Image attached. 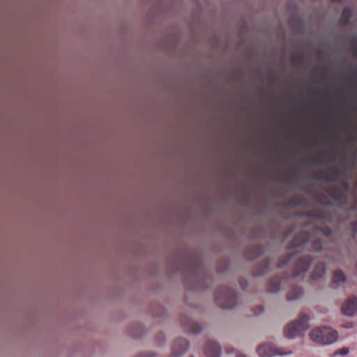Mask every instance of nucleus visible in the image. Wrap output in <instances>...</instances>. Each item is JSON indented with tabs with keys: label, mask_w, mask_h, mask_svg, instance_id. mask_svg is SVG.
<instances>
[{
	"label": "nucleus",
	"mask_w": 357,
	"mask_h": 357,
	"mask_svg": "<svg viewBox=\"0 0 357 357\" xmlns=\"http://www.w3.org/2000/svg\"><path fill=\"white\" fill-rule=\"evenodd\" d=\"M310 340L319 345H330L338 340L336 330L329 326H319L313 328L309 334Z\"/></svg>",
	"instance_id": "1"
},
{
	"label": "nucleus",
	"mask_w": 357,
	"mask_h": 357,
	"mask_svg": "<svg viewBox=\"0 0 357 357\" xmlns=\"http://www.w3.org/2000/svg\"><path fill=\"white\" fill-rule=\"evenodd\" d=\"M322 248L323 245L320 239L312 240L305 232L301 233L291 243V248L295 250L296 252L305 249L317 251L322 249Z\"/></svg>",
	"instance_id": "2"
},
{
	"label": "nucleus",
	"mask_w": 357,
	"mask_h": 357,
	"mask_svg": "<svg viewBox=\"0 0 357 357\" xmlns=\"http://www.w3.org/2000/svg\"><path fill=\"white\" fill-rule=\"evenodd\" d=\"M309 317L302 314L296 320L287 324L284 329V336L288 339H294L305 331L309 326Z\"/></svg>",
	"instance_id": "3"
},
{
	"label": "nucleus",
	"mask_w": 357,
	"mask_h": 357,
	"mask_svg": "<svg viewBox=\"0 0 357 357\" xmlns=\"http://www.w3.org/2000/svg\"><path fill=\"white\" fill-rule=\"evenodd\" d=\"M216 300L220 307L229 309L236 304V294L231 288L221 287L217 291Z\"/></svg>",
	"instance_id": "4"
},
{
	"label": "nucleus",
	"mask_w": 357,
	"mask_h": 357,
	"mask_svg": "<svg viewBox=\"0 0 357 357\" xmlns=\"http://www.w3.org/2000/svg\"><path fill=\"white\" fill-rule=\"evenodd\" d=\"M257 354L259 357H272L273 356H285L291 355V351L287 352H282L280 349L275 347V346L271 342H264L260 344L257 349Z\"/></svg>",
	"instance_id": "5"
},
{
	"label": "nucleus",
	"mask_w": 357,
	"mask_h": 357,
	"mask_svg": "<svg viewBox=\"0 0 357 357\" xmlns=\"http://www.w3.org/2000/svg\"><path fill=\"white\" fill-rule=\"evenodd\" d=\"M189 348V342L184 338H177L174 340L170 357H181Z\"/></svg>",
	"instance_id": "6"
},
{
	"label": "nucleus",
	"mask_w": 357,
	"mask_h": 357,
	"mask_svg": "<svg viewBox=\"0 0 357 357\" xmlns=\"http://www.w3.org/2000/svg\"><path fill=\"white\" fill-rule=\"evenodd\" d=\"M343 314L347 317H353L357 314V297L349 296L342 306Z\"/></svg>",
	"instance_id": "7"
},
{
	"label": "nucleus",
	"mask_w": 357,
	"mask_h": 357,
	"mask_svg": "<svg viewBox=\"0 0 357 357\" xmlns=\"http://www.w3.org/2000/svg\"><path fill=\"white\" fill-rule=\"evenodd\" d=\"M311 262L312 257L308 255L301 257L296 264L294 276H298L300 274L307 272Z\"/></svg>",
	"instance_id": "8"
},
{
	"label": "nucleus",
	"mask_w": 357,
	"mask_h": 357,
	"mask_svg": "<svg viewBox=\"0 0 357 357\" xmlns=\"http://www.w3.org/2000/svg\"><path fill=\"white\" fill-rule=\"evenodd\" d=\"M204 352L207 357H220L221 355V348L217 342L208 340L206 342Z\"/></svg>",
	"instance_id": "9"
},
{
	"label": "nucleus",
	"mask_w": 357,
	"mask_h": 357,
	"mask_svg": "<svg viewBox=\"0 0 357 357\" xmlns=\"http://www.w3.org/2000/svg\"><path fill=\"white\" fill-rule=\"evenodd\" d=\"M180 322L185 328L192 334H197L201 332L202 326L186 315H183L180 318Z\"/></svg>",
	"instance_id": "10"
},
{
	"label": "nucleus",
	"mask_w": 357,
	"mask_h": 357,
	"mask_svg": "<svg viewBox=\"0 0 357 357\" xmlns=\"http://www.w3.org/2000/svg\"><path fill=\"white\" fill-rule=\"evenodd\" d=\"M287 278V275L276 276L272 278L268 287V290L270 293H278L280 291L281 285L284 281Z\"/></svg>",
	"instance_id": "11"
},
{
	"label": "nucleus",
	"mask_w": 357,
	"mask_h": 357,
	"mask_svg": "<svg viewBox=\"0 0 357 357\" xmlns=\"http://www.w3.org/2000/svg\"><path fill=\"white\" fill-rule=\"evenodd\" d=\"M303 294V290L301 287L295 285L292 286L287 296V300L289 302L298 300Z\"/></svg>",
	"instance_id": "12"
},
{
	"label": "nucleus",
	"mask_w": 357,
	"mask_h": 357,
	"mask_svg": "<svg viewBox=\"0 0 357 357\" xmlns=\"http://www.w3.org/2000/svg\"><path fill=\"white\" fill-rule=\"evenodd\" d=\"M346 280L347 277L342 271H335L333 276V287L335 289L340 287Z\"/></svg>",
	"instance_id": "13"
},
{
	"label": "nucleus",
	"mask_w": 357,
	"mask_h": 357,
	"mask_svg": "<svg viewBox=\"0 0 357 357\" xmlns=\"http://www.w3.org/2000/svg\"><path fill=\"white\" fill-rule=\"evenodd\" d=\"M326 272L325 265L323 263H319L314 267L312 273V278L313 280H318L321 278Z\"/></svg>",
	"instance_id": "14"
},
{
	"label": "nucleus",
	"mask_w": 357,
	"mask_h": 357,
	"mask_svg": "<svg viewBox=\"0 0 357 357\" xmlns=\"http://www.w3.org/2000/svg\"><path fill=\"white\" fill-rule=\"evenodd\" d=\"M352 14V11L350 8L346 7L344 8L342 11V17L345 20L346 22H349L351 16Z\"/></svg>",
	"instance_id": "15"
},
{
	"label": "nucleus",
	"mask_w": 357,
	"mask_h": 357,
	"mask_svg": "<svg viewBox=\"0 0 357 357\" xmlns=\"http://www.w3.org/2000/svg\"><path fill=\"white\" fill-rule=\"evenodd\" d=\"M349 351L350 350L349 347H343L342 349L336 350L331 356L334 357L337 355L346 356L349 353Z\"/></svg>",
	"instance_id": "16"
},
{
	"label": "nucleus",
	"mask_w": 357,
	"mask_h": 357,
	"mask_svg": "<svg viewBox=\"0 0 357 357\" xmlns=\"http://www.w3.org/2000/svg\"><path fill=\"white\" fill-rule=\"evenodd\" d=\"M292 257H293V254L289 253L288 256L280 263L279 266H282L284 264H287L291 260V259Z\"/></svg>",
	"instance_id": "17"
},
{
	"label": "nucleus",
	"mask_w": 357,
	"mask_h": 357,
	"mask_svg": "<svg viewBox=\"0 0 357 357\" xmlns=\"http://www.w3.org/2000/svg\"><path fill=\"white\" fill-rule=\"evenodd\" d=\"M155 354L153 352L140 353L136 357H155Z\"/></svg>",
	"instance_id": "18"
},
{
	"label": "nucleus",
	"mask_w": 357,
	"mask_h": 357,
	"mask_svg": "<svg viewBox=\"0 0 357 357\" xmlns=\"http://www.w3.org/2000/svg\"><path fill=\"white\" fill-rule=\"evenodd\" d=\"M157 340L158 342H162L165 340V335L164 334H160L158 337H157Z\"/></svg>",
	"instance_id": "19"
},
{
	"label": "nucleus",
	"mask_w": 357,
	"mask_h": 357,
	"mask_svg": "<svg viewBox=\"0 0 357 357\" xmlns=\"http://www.w3.org/2000/svg\"><path fill=\"white\" fill-rule=\"evenodd\" d=\"M261 253H262V249H261V248H259H259H257V252L256 255H261Z\"/></svg>",
	"instance_id": "20"
},
{
	"label": "nucleus",
	"mask_w": 357,
	"mask_h": 357,
	"mask_svg": "<svg viewBox=\"0 0 357 357\" xmlns=\"http://www.w3.org/2000/svg\"><path fill=\"white\" fill-rule=\"evenodd\" d=\"M236 357H246L244 354L240 353V352H238L236 353Z\"/></svg>",
	"instance_id": "21"
},
{
	"label": "nucleus",
	"mask_w": 357,
	"mask_h": 357,
	"mask_svg": "<svg viewBox=\"0 0 357 357\" xmlns=\"http://www.w3.org/2000/svg\"><path fill=\"white\" fill-rule=\"evenodd\" d=\"M269 265H270V261H266L265 262V268H266H266H268V267L269 266Z\"/></svg>",
	"instance_id": "22"
},
{
	"label": "nucleus",
	"mask_w": 357,
	"mask_h": 357,
	"mask_svg": "<svg viewBox=\"0 0 357 357\" xmlns=\"http://www.w3.org/2000/svg\"><path fill=\"white\" fill-rule=\"evenodd\" d=\"M263 310H264L263 307L261 306H259L258 307V312L257 313H261Z\"/></svg>",
	"instance_id": "23"
},
{
	"label": "nucleus",
	"mask_w": 357,
	"mask_h": 357,
	"mask_svg": "<svg viewBox=\"0 0 357 357\" xmlns=\"http://www.w3.org/2000/svg\"><path fill=\"white\" fill-rule=\"evenodd\" d=\"M333 1H339V2H340V1H342V0H333Z\"/></svg>",
	"instance_id": "24"
},
{
	"label": "nucleus",
	"mask_w": 357,
	"mask_h": 357,
	"mask_svg": "<svg viewBox=\"0 0 357 357\" xmlns=\"http://www.w3.org/2000/svg\"><path fill=\"white\" fill-rule=\"evenodd\" d=\"M265 271H266L265 270H264V271H263L261 272V274L264 273H265Z\"/></svg>",
	"instance_id": "25"
},
{
	"label": "nucleus",
	"mask_w": 357,
	"mask_h": 357,
	"mask_svg": "<svg viewBox=\"0 0 357 357\" xmlns=\"http://www.w3.org/2000/svg\"><path fill=\"white\" fill-rule=\"evenodd\" d=\"M190 357H194V356H190Z\"/></svg>",
	"instance_id": "26"
}]
</instances>
